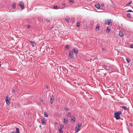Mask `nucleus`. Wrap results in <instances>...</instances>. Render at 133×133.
I'll return each mask as SVG.
<instances>
[{"label":"nucleus","mask_w":133,"mask_h":133,"mask_svg":"<svg viewBox=\"0 0 133 133\" xmlns=\"http://www.w3.org/2000/svg\"><path fill=\"white\" fill-rule=\"evenodd\" d=\"M112 21L111 19H107L105 20V24L108 25H111L112 24Z\"/></svg>","instance_id":"nucleus-1"},{"label":"nucleus","mask_w":133,"mask_h":133,"mask_svg":"<svg viewBox=\"0 0 133 133\" xmlns=\"http://www.w3.org/2000/svg\"><path fill=\"white\" fill-rule=\"evenodd\" d=\"M82 123H78V125H77L75 129L76 130V132H78L80 128L82 125Z\"/></svg>","instance_id":"nucleus-2"},{"label":"nucleus","mask_w":133,"mask_h":133,"mask_svg":"<svg viewBox=\"0 0 133 133\" xmlns=\"http://www.w3.org/2000/svg\"><path fill=\"white\" fill-rule=\"evenodd\" d=\"M18 5L22 9H24V4L22 1H21L20 2L19 4Z\"/></svg>","instance_id":"nucleus-3"},{"label":"nucleus","mask_w":133,"mask_h":133,"mask_svg":"<svg viewBox=\"0 0 133 133\" xmlns=\"http://www.w3.org/2000/svg\"><path fill=\"white\" fill-rule=\"evenodd\" d=\"M5 100L7 105H9L10 103V99L9 97L6 96V97Z\"/></svg>","instance_id":"nucleus-4"},{"label":"nucleus","mask_w":133,"mask_h":133,"mask_svg":"<svg viewBox=\"0 0 133 133\" xmlns=\"http://www.w3.org/2000/svg\"><path fill=\"white\" fill-rule=\"evenodd\" d=\"M121 111H118L115 112L114 115V116H119V115L121 114Z\"/></svg>","instance_id":"nucleus-5"},{"label":"nucleus","mask_w":133,"mask_h":133,"mask_svg":"<svg viewBox=\"0 0 133 133\" xmlns=\"http://www.w3.org/2000/svg\"><path fill=\"white\" fill-rule=\"evenodd\" d=\"M54 97L53 95H52V96H51L50 98V101L51 102V103L52 104V103L54 101Z\"/></svg>","instance_id":"nucleus-6"},{"label":"nucleus","mask_w":133,"mask_h":133,"mask_svg":"<svg viewBox=\"0 0 133 133\" xmlns=\"http://www.w3.org/2000/svg\"><path fill=\"white\" fill-rule=\"evenodd\" d=\"M42 123L43 125H44L46 124L45 119L44 118H43L41 119Z\"/></svg>","instance_id":"nucleus-7"},{"label":"nucleus","mask_w":133,"mask_h":133,"mask_svg":"<svg viewBox=\"0 0 133 133\" xmlns=\"http://www.w3.org/2000/svg\"><path fill=\"white\" fill-rule=\"evenodd\" d=\"M73 51L74 52L75 54H76L78 53V50L77 49L75 48L73 49Z\"/></svg>","instance_id":"nucleus-8"},{"label":"nucleus","mask_w":133,"mask_h":133,"mask_svg":"<svg viewBox=\"0 0 133 133\" xmlns=\"http://www.w3.org/2000/svg\"><path fill=\"white\" fill-rule=\"evenodd\" d=\"M64 123L66 124H68V119L66 118H65L64 119Z\"/></svg>","instance_id":"nucleus-9"},{"label":"nucleus","mask_w":133,"mask_h":133,"mask_svg":"<svg viewBox=\"0 0 133 133\" xmlns=\"http://www.w3.org/2000/svg\"><path fill=\"white\" fill-rule=\"evenodd\" d=\"M69 56L71 58H73V52L72 51H70Z\"/></svg>","instance_id":"nucleus-10"},{"label":"nucleus","mask_w":133,"mask_h":133,"mask_svg":"<svg viewBox=\"0 0 133 133\" xmlns=\"http://www.w3.org/2000/svg\"><path fill=\"white\" fill-rule=\"evenodd\" d=\"M95 7L97 9H100V5L98 4H96L95 5Z\"/></svg>","instance_id":"nucleus-11"},{"label":"nucleus","mask_w":133,"mask_h":133,"mask_svg":"<svg viewBox=\"0 0 133 133\" xmlns=\"http://www.w3.org/2000/svg\"><path fill=\"white\" fill-rule=\"evenodd\" d=\"M119 35L120 36L122 37L123 36V33L121 31H119Z\"/></svg>","instance_id":"nucleus-12"},{"label":"nucleus","mask_w":133,"mask_h":133,"mask_svg":"<svg viewBox=\"0 0 133 133\" xmlns=\"http://www.w3.org/2000/svg\"><path fill=\"white\" fill-rule=\"evenodd\" d=\"M110 29V27H108L106 31V32L107 33H109Z\"/></svg>","instance_id":"nucleus-13"},{"label":"nucleus","mask_w":133,"mask_h":133,"mask_svg":"<svg viewBox=\"0 0 133 133\" xmlns=\"http://www.w3.org/2000/svg\"><path fill=\"white\" fill-rule=\"evenodd\" d=\"M71 121H73L72 123L75 122V117H71Z\"/></svg>","instance_id":"nucleus-14"},{"label":"nucleus","mask_w":133,"mask_h":133,"mask_svg":"<svg viewBox=\"0 0 133 133\" xmlns=\"http://www.w3.org/2000/svg\"><path fill=\"white\" fill-rule=\"evenodd\" d=\"M121 108L123 109H124L125 110H127V108L125 106H122L121 107Z\"/></svg>","instance_id":"nucleus-15"},{"label":"nucleus","mask_w":133,"mask_h":133,"mask_svg":"<svg viewBox=\"0 0 133 133\" xmlns=\"http://www.w3.org/2000/svg\"><path fill=\"white\" fill-rule=\"evenodd\" d=\"M30 43H31L32 44V45L33 47H34L35 46L34 44H35V43L33 41H30Z\"/></svg>","instance_id":"nucleus-16"},{"label":"nucleus","mask_w":133,"mask_h":133,"mask_svg":"<svg viewBox=\"0 0 133 133\" xmlns=\"http://www.w3.org/2000/svg\"><path fill=\"white\" fill-rule=\"evenodd\" d=\"M99 26H98V25H97V26L96 27V31H98L99 29Z\"/></svg>","instance_id":"nucleus-17"},{"label":"nucleus","mask_w":133,"mask_h":133,"mask_svg":"<svg viewBox=\"0 0 133 133\" xmlns=\"http://www.w3.org/2000/svg\"><path fill=\"white\" fill-rule=\"evenodd\" d=\"M16 131L15 132V133H19V129L18 128H17L16 129Z\"/></svg>","instance_id":"nucleus-18"},{"label":"nucleus","mask_w":133,"mask_h":133,"mask_svg":"<svg viewBox=\"0 0 133 133\" xmlns=\"http://www.w3.org/2000/svg\"><path fill=\"white\" fill-rule=\"evenodd\" d=\"M69 46L68 45H66V46L65 48V50H68L69 48Z\"/></svg>","instance_id":"nucleus-19"},{"label":"nucleus","mask_w":133,"mask_h":133,"mask_svg":"<svg viewBox=\"0 0 133 133\" xmlns=\"http://www.w3.org/2000/svg\"><path fill=\"white\" fill-rule=\"evenodd\" d=\"M16 3H13L12 6L13 8H15L16 7Z\"/></svg>","instance_id":"nucleus-20"},{"label":"nucleus","mask_w":133,"mask_h":133,"mask_svg":"<svg viewBox=\"0 0 133 133\" xmlns=\"http://www.w3.org/2000/svg\"><path fill=\"white\" fill-rule=\"evenodd\" d=\"M127 16L129 18H131V16L130 14V13H128L127 14Z\"/></svg>","instance_id":"nucleus-21"},{"label":"nucleus","mask_w":133,"mask_h":133,"mask_svg":"<svg viewBox=\"0 0 133 133\" xmlns=\"http://www.w3.org/2000/svg\"><path fill=\"white\" fill-rule=\"evenodd\" d=\"M69 18H66V21L67 23H68L69 22Z\"/></svg>","instance_id":"nucleus-22"},{"label":"nucleus","mask_w":133,"mask_h":133,"mask_svg":"<svg viewBox=\"0 0 133 133\" xmlns=\"http://www.w3.org/2000/svg\"><path fill=\"white\" fill-rule=\"evenodd\" d=\"M80 23L79 22H77V26L79 27L80 26Z\"/></svg>","instance_id":"nucleus-23"},{"label":"nucleus","mask_w":133,"mask_h":133,"mask_svg":"<svg viewBox=\"0 0 133 133\" xmlns=\"http://www.w3.org/2000/svg\"><path fill=\"white\" fill-rule=\"evenodd\" d=\"M126 59L127 62L128 63H129L130 61V59L129 58H126Z\"/></svg>","instance_id":"nucleus-24"},{"label":"nucleus","mask_w":133,"mask_h":133,"mask_svg":"<svg viewBox=\"0 0 133 133\" xmlns=\"http://www.w3.org/2000/svg\"><path fill=\"white\" fill-rule=\"evenodd\" d=\"M44 116H48V115L47 113L46 112H44Z\"/></svg>","instance_id":"nucleus-25"},{"label":"nucleus","mask_w":133,"mask_h":133,"mask_svg":"<svg viewBox=\"0 0 133 133\" xmlns=\"http://www.w3.org/2000/svg\"><path fill=\"white\" fill-rule=\"evenodd\" d=\"M132 3V1H131L130 2H129V3H128L127 4H126V5L127 6H128V5H129V4H131Z\"/></svg>","instance_id":"nucleus-26"},{"label":"nucleus","mask_w":133,"mask_h":133,"mask_svg":"<svg viewBox=\"0 0 133 133\" xmlns=\"http://www.w3.org/2000/svg\"><path fill=\"white\" fill-rule=\"evenodd\" d=\"M64 126V125H63L62 124L61 125H60V128H61V129H62L63 128Z\"/></svg>","instance_id":"nucleus-27"},{"label":"nucleus","mask_w":133,"mask_h":133,"mask_svg":"<svg viewBox=\"0 0 133 133\" xmlns=\"http://www.w3.org/2000/svg\"><path fill=\"white\" fill-rule=\"evenodd\" d=\"M116 120L118 119H120V117H114Z\"/></svg>","instance_id":"nucleus-28"},{"label":"nucleus","mask_w":133,"mask_h":133,"mask_svg":"<svg viewBox=\"0 0 133 133\" xmlns=\"http://www.w3.org/2000/svg\"><path fill=\"white\" fill-rule=\"evenodd\" d=\"M59 131H60V132H63V131L62 130V129H61V128H60V129H59Z\"/></svg>","instance_id":"nucleus-29"},{"label":"nucleus","mask_w":133,"mask_h":133,"mask_svg":"<svg viewBox=\"0 0 133 133\" xmlns=\"http://www.w3.org/2000/svg\"><path fill=\"white\" fill-rule=\"evenodd\" d=\"M127 12H133L132 11V10H127Z\"/></svg>","instance_id":"nucleus-30"},{"label":"nucleus","mask_w":133,"mask_h":133,"mask_svg":"<svg viewBox=\"0 0 133 133\" xmlns=\"http://www.w3.org/2000/svg\"><path fill=\"white\" fill-rule=\"evenodd\" d=\"M130 48H133V44H131L130 45Z\"/></svg>","instance_id":"nucleus-31"},{"label":"nucleus","mask_w":133,"mask_h":133,"mask_svg":"<svg viewBox=\"0 0 133 133\" xmlns=\"http://www.w3.org/2000/svg\"><path fill=\"white\" fill-rule=\"evenodd\" d=\"M71 115V113L70 112L68 114V116H70Z\"/></svg>","instance_id":"nucleus-32"},{"label":"nucleus","mask_w":133,"mask_h":133,"mask_svg":"<svg viewBox=\"0 0 133 133\" xmlns=\"http://www.w3.org/2000/svg\"><path fill=\"white\" fill-rule=\"evenodd\" d=\"M57 8V6H53V8L54 9H56Z\"/></svg>","instance_id":"nucleus-33"},{"label":"nucleus","mask_w":133,"mask_h":133,"mask_svg":"<svg viewBox=\"0 0 133 133\" xmlns=\"http://www.w3.org/2000/svg\"><path fill=\"white\" fill-rule=\"evenodd\" d=\"M27 28L28 29L30 28L31 27L29 25H27Z\"/></svg>","instance_id":"nucleus-34"},{"label":"nucleus","mask_w":133,"mask_h":133,"mask_svg":"<svg viewBox=\"0 0 133 133\" xmlns=\"http://www.w3.org/2000/svg\"><path fill=\"white\" fill-rule=\"evenodd\" d=\"M69 2H72V3H74V1L73 0H69Z\"/></svg>","instance_id":"nucleus-35"},{"label":"nucleus","mask_w":133,"mask_h":133,"mask_svg":"<svg viewBox=\"0 0 133 133\" xmlns=\"http://www.w3.org/2000/svg\"><path fill=\"white\" fill-rule=\"evenodd\" d=\"M12 92L14 93H15V90L14 89H12Z\"/></svg>","instance_id":"nucleus-36"},{"label":"nucleus","mask_w":133,"mask_h":133,"mask_svg":"<svg viewBox=\"0 0 133 133\" xmlns=\"http://www.w3.org/2000/svg\"><path fill=\"white\" fill-rule=\"evenodd\" d=\"M107 67L105 65L104 66H103V68H104L105 69H106Z\"/></svg>","instance_id":"nucleus-37"},{"label":"nucleus","mask_w":133,"mask_h":133,"mask_svg":"<svg viewBox=\"0 0 133 133\" xmlns=\"http://www.w3.org/2000/svg\"><path fill=\"white\" fill-rule=\"evenodd\" d=\"M46 88L48 89V86L47 85H46Z\"/></svg>","instance_id":"nucleus-38"},{"label":"nucleus","mask_w":133,"mask_h":133,"mask_svg":"<svg viewBox=\"0 0 133 133\" xmlns=\"http://www.w3.org/2000/svg\"><path fill=\"white\" fill-rule=\"evenodd\" d=\"M102 51H104V50H105L104 49V48H103L102 49Z\"/></svg>","instance_id":"nucleus-39"},{"label":"nucleus","mask_w":133,"mask_h":133,"mask_svg":"<svg viewBox=\"0 0 133 133\" xmlns=\"http://www.w3.org/2000/svg\"><path fill=\"white\" fill-rule=\"evenodd\" d=\"M129 126H131V127H132V124L131 123H130V124H129Z\"/></svg>","instance_id":"nucleus-40"},{"label":"nucleus","mask_w":133,"mask_h":133,"mask_svg":"<svg viewBox=\"0 0 133 133\" xmlns=\"http://www.w3.org/2000/svg\"><path fill=\"white\" fill-rule=\"evenodd\" d=\"M104 5V3H102L101 4V6H103Z\"/></svg>","instance_id":"nucleus-41"},{"label":"nucleus","mask_w":133,"mask_h":133,"mask_svg":"<svg viewBox=\"0 0 133 133\" xmlns=\"http://www.w3.org/2000/svg\"><path fill=\"white\" fill-rule=\"evenodd\" d=\"M62 5H65V3H63V4H62Z\"/></svg>","instance_id":"nucleus-42"},{"label":"nucleus","mask_w":133,"mask_h":133,"mask_svg":"<svg viewBox=\"0 0 133 133\" xmlns=\"http://www.w3.org/2000/svg\"><path fill=\"white\" fill-rule=\"evenodd\" d=\"M12 133H15V131H12Z\"/></svg>","instance_id":"nucleus-43"},{"label":"nucleus","mask_w":133,"mask_h":133,"mask_svg":"<svg viewBox=\"0 0 133 133\" xmlns=\"http://www.w3.org/2000/svg\"><path fill=\"white\" fill-rule=\"evenodd\" d=\"M91 118H92L93 119H95V118H93V117H92Z\"/></svg>","instance_id":"nucleus-44"},{"label":"nucleus","mask_w":133,"mask_h":133,"mask_svg":"<svg viewBox=\"0 0 133 133\" xmlns=\"http://www.w3.org/2000/svg\"><path fill=\"white\" fill-rule=\"evenodd\" d=\"M55 124H57V122H56L55 123Z\"/></svg>","instance_id":"nucleus-45"},{"label":"nucleus","mask_w":133,"mask_h":133,"mask_svg":"<svg viewBox=\"0 0 133 133\" xmlns=\"http://www.w3.org/2000/svg\"><path fill=\"white\" fill-rule=\"evenodd\" d=\"M66 111H68V109H66Z\"/></svg>","instance_id":"nucleus-46"},{"label":"nucleus","mask_w":133,"mask_h":133,"mask_svg":"<svg viewBox=\"0 0 133 133\" xmlns=\"http://www.w3.org/2000/svg\"><path fill=\"white\" fill-rule=\"evenodd\" d=\"M41 127V125H40V127Z\"/></svg>","instance_id":"nucleus-47"}]
</instances>
